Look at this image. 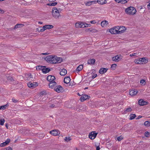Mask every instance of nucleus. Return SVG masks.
I'll list each match as a JSON object with an SVG mask.
<instances>
[{
	"label": "nucleus",
	"mask_w": 150,
	"mask_h": 150,
	"mask_svg": "<svg viewBox=\"0 0 150 150\" xmlns=\"http://www.w3.org/2000/svg\"><path fill=\"white\" fill-rule=\"evenodd\" d=\"M4 13V11L3 10L0 9V13Z\"/></svg>",
	"instance_id": "4d7b16f0"
},
{
	"label": "nucleus",
	"mask_w": 150,
	"mask_h": 150,
	"mask_svg": "<svg viewBox=\"0 0 150 150\" xmlns=\"http://www.w3.org/2000/svg\"><path fill=\"white\" fill-rule=\"evenodd\" d=\"M96 9L98 11H100L101 10L100 8L99 7L96 8Z\"/></svg>",
	"instance_id": "5fc2aeb1"
},
{
	"label": "nucleus",
	"mask_w": 150,
	"mask_h": 150,
	"mask_svg": "<svg viewBox=\"0 0 150 150\" xmlns=\"http://www.w3.org/2000/svg\"><path fill=\"white\" fill-rule=\"evenodd\" d=\"M38 84L37 82H29L28 83V86L29 87L32 89L36 87L38 85Z\"/></svg>",
	"instance_id": "6e6552de"
},
{
	"label": "nucleus",
	"mask_w": 150,
	"mask_h": 150,
	"mask_svg": "<svg viewBox=\"0 0 150 150\" xmlns=\"http://www.w3.org/2000/svg\"><path fill=\"white\" fill-rule=\"evenodd\" d=\"M6 150H12V148L8 146L6 148Z\"/></svg>",
	"instance_id": "49530a36"
},
{
	"label": "nucleus",
	"mask_w": 150,
	"mask_h": 150,
	"mask_svg": "<svg viewBox=\"0 0 150 150\" xmlns=\"http://www.w3.org/2000/svg\"><path fill=\"white\" fill-rule=\"evenodd\" d=\"M55 79V77L53 76L49 75L47 77V80L50 82L54 81V80Z\"/></svg>",
	"instance_id": "4468645a"
},
{
	"label": "nucleus",
	"mask_w": 150,
	"mask_h": 150,
	"mask_svg": "<svg viewBox=\"0 0 150 150\" xmlns=\"http://www.w3.org/2000/svg\"><path fill=\"white\" fill-rule=\"evenodd\" d=\"M90 98V97L89 96L86 95H84L81 96L80 99L81 101L82 102L86 100L87 99H88Z\"/></svg>",
	"instance_id": "ddd939ff"
},
{
	"label": "nucleus",
	"mask_w": 150,
	"mask_h": 150,
	"mask_svg": "<svg viewBox=\"0 0 150 150\" xmlns=\"http://www.w3.org/2000/svg\"><path fill=\"white\" fill-rule=\"evenodd\" d=\"M52 13L53 17L56 19L59 18L60 16V11L58 10L57 8H53L52 9Z\"/></svg>",
	"instance_id": "7ed1b4c3"
},
{
	"label": "nucleus",
	"mask_w": 150,
	"mask_h": 150,
	"mask_svg": "<svg viewBox=\"0 0 150 150\" xmlns=\"http://www.w3.org/2000/svg\"><path fill=\"white\" fill-rule=\"evenodd\" d=\"M10 139H7L6 140V141L5 142L7 144V145L10 142Z\"/></svg>",
	"instance_id": "c03bdc74"
},
{
	"label": "nucleus",
	"mask_w": 150,
	"mask_h": 150,
	"mask_svg": "<svg viewBox=\"0 0 150 150\" xmlns=\"http://www.w3.org/2000/svg\"><path fill=\"white\" fill-rule=\"evenodd\" d=\"M83 68V66L82 65H80L78 67L76 70L75 71V72L78 73L80 71H81Z\"/></svg>",
	"instance_id": "6ab92c4d"
},
{
	"label": "nucleus",
	"mask_w": 150,
	"mask_h": 150,
	"mask_svg": "<svg viewBox=\"0 0 150 150\" xmlns=\"http://www.w3.org/2000/svg\"><path fill=\"white\" fill-rule=\"evenodd\" d=\"M4 1V0H0V1Z\"/></svg>",
	"instance_id": "774afa93"
},
{
	"label": "nucleus",
	"mask_w": 150,
	"mask_h": 150,
	"mask_svg": "<svg viewBox=\"0 0 150 150\" xmlns=\"http://www.w3.org/2000/svg\"><path fill=\"white\" fill-rule=\"evenodd\" d=\"M144 125L147 127H149L150 126V122L146 121L144 122Z\"/></svg>",
	"instance_id": "7c9ffc66"
},
{
	"label": "nucleus",
	"mask_w": 150,
	"mask_h": 150,
	"mask_svg": "<svg viewBox=\"0 0 150 150\" xmlns=\"http://www.w3.org/2000/svg\"><path fill=\"white\" fill-rule=\"evenodd\" d=\"M54 90L58 93L61 92L63 90L62 87L60 85H58L55 86Z\"/></svg>",
	"instance_id": "9d476101"
},
{
	"label": "nucleus",
	"mask_w": 150,
	"mask_h": 150,
	"mask_svg": "<svg viewBox=\"0 0 150 150\" xmlns=\"http://www.w3.org/2000/svg\"><path fill=\"white\" fill-rule=\"evenodd\" d=\"M6 105L1 106L0 107V110H4L6 108Z\"/></svg>",
	"instance_id": "ea45409f"
},
{
	"label": "nucleus",
	"mask_w": 150,
	"mask_h": 150,
	"mask_svg": "<svg viewBox=\"0 0 150 150\" xmlns=\"http://www.w3.org/2000/svg\"><path fill=\"white\" fill-rule=\"evenodd\" d=\"M108 70L107 68H101L99 70V73L100 74H103L105 73Z\"/></svg>",
	"instance_id": "f3484780"
},
{
	"label": "nucleus",
	"mask_w": 150,
	"mask_h": 150,
	"mask_svg": "<svg viewBox=\"0 0 150 150\" xmlns=\"http://www.w3.org/2000/svg\"><path fill=\"white\" fill-rule=\"evenodd\" d=\"M142 117L141 116H138V119H139V118H141Z\"/></svg>",
	"instance_id": "0e129e2a"
},
{
	"label": "nucleus",
	"mask_w": 150,
	"mask_h": 150,
	"mask_svg": "<svg viewBox=\"0 0 150 150\" xmlns=\"http://www.w3.org/2000/svg\"><path fill=\"white\" fill-rule=\"evenodd\" d=\"M12 100L13 102L14 103H16L18 102L17 100H16L14 98H12Z\"/></svg>",
	"instance_id": "09e8293b"
},
{
	"label": "nucleus",
	"mask_w": 150,
	"mask_h": 150,
	"mask_svg": "<svg viewBox=\"0 0 150 150\" xmlns=\"http://www.w3.org/2000/svg\"><path fill=\"white\" fill-rule=\"evenodd\" d=\"M53 27V26L52 25H44V28L45 29H50Z\"/></svg>",
	"instance_id": "393cba45"
},
{
	"label": "nucleus",
	"mask_w": 150,
	"mask_h": 150,
	"mask_svg": "<svg viewBox=\"0 0 150 150\" xmlns=\"http://www.w3.org/2000/svg\"><path fill=\"white\" fill-rule=\"evenodd\" d=\"M97 76V74H95L93 75H92V78L93 79H94Z\"/></svg>",
	"instance_id": "8fccbe9b"
},
{
	"label": "nucleus",
	"mask_w": 150,
	"mask_h": 150,
	"mask_svg": "<svg viewBox=\"0 0 150 150\" xmlns=\"http://www.w3.org/2000/svg\"><path fill=\"white\" fill-rule=\"evenodd\" d=\"M90 23L91 24H95L96 23V22L95 20H93L90 21Z\"/></svg>",
	"instance_id": "3c124183"
},
{
	"label": "nucleus",
	"mask_w": 150,
	"mask_h": 150,
	"mask_svg": "<svg viewBox=\"0 0 150 150\" xmlns=\"http://www.w3.org/2000/svg\"><path fill=\"white\" fill-rule=\"evenodd\" d=\"M116 66L117 65L116 64H112L111 66V69L113 70H115L116 69Z\"/></svg>",
	"instance_id": "2f4dec72"
},
{
	"label": "nucleus",
	"mask_w": 150,
	"mask_h": 150,
	"mask_svg": "<svg viewBox=\"0 0 150 150\" xmlns=\"http://www.w3.org/2000/svg\"><path fill=\"white\" fill-rule=\"evenodd\" d=\"M105 0H98L97 2L99 4L103 5L106 3Z\"/></svg>",
	"instance_id": "c85d7f7f"
},
{
	"label": "nucleus",
	"mask_w": 150,
	"mask_h": 150,
	"mask_svg": "<svg viewBox=\"0 0 150 150\" xmlns=\"http://www.w3.org/2000/svg\"><path fill=\"white\" fill-rule=\"evenodd\" d=\"M125 12L128 15L132 16L136 14L137 11L135 8L133 7L130 6L125 9Z\"/></svg>",
	"instance_id": "f03ea898"
},
{
	"label": "nucleus",
	"mask_w": 150,
	"mask_h": 150,
	"mask_svg": "<svg viewBox=\"0 0 150 150\" xmlns=\"http://www.w3.org/2000/svg\"><path fill=\"white\" fill-rule=\"evenodd\" d=\"M147 62L146 59L145 58L143 57L140 58L138 60H135V63L138 64H142L143 62L146 63Z\"/></svg>",
	"instance_id": "423d86ee"
},
{
	"label": "nucleus",
	"mask_w": 150,
	"mask_h": 150,
	"mask_svg": "<svg viewBox=\"0 0 150 150\" xmlns=\"http://www.w3.org/2000/svg\"><path fill=\"white\" fill-rule=\"evenodd\" d=\"M70 79L69 77H65L64 79V82L65 83L67 84L70 82Z\"/></svg>",
	"instance_id": "a878e982"
},
{
	"label": "nucleus",
	"mask_w": 150,
	"mask_h": 150,
	"mask_svg": "<svg viewBox=\"0 0 150 150\" xmlns=\"http://www.w3.org/2000/svg\"><path fill=\"white\" fill-rule=\"evenodd\" d=\"M140 83L142 85H144L146 83L145 80L144 79H142L140 80Z\"/></svg>",
	"instance_id": "f704fd0d"
},
{
	"label": "nucleus",
	"mask_w": 150,
	"mask_h": 150,
	"mask_svg": "<svg viewBox=\"0 0 150 150\" xmlns=\"http://www.w3.org/2000/svg\"><path fill=\"white\" fill-rule=\"evenodd\" d=\"M5 122V120L3 118L0 117V125H4Z\"/></svg>",
	"instance_id": "c756f323"
},
{
	"label": "nucleus",
	"mask_w": 150,
	"mask_h": 150,
	"mask_svg": "<svg viewBox=\"0 0 150 150\" xmlns=\"http://www.w3.org/2000/svg\"><path fill=\"white\" fill-rule=\"evenodd\" d=\"M46 30L44 28V26H43V28L40 29V32H43L44 31V30Z\"/></svg>",
	"instance_id": "603ef678"
},
{
	"label": "nucleus",
	"mask_w": 150,
	"mask_h": 150,
	"mask_svg": "<svg viewBox=\"0 0 150 150\" xmlns=\"http://www.w3.org/2000/svg\"><path fill=\"white\" fill-rule=\"evenodd\" d=\"M54 105L53 104H52L51 105V107H54Z\"/></svg>",
	"instance_id": "e2e57ef3"
},
{
	"label": "nucleus",
	"mask_w": 150,
	"mask_h": 150,
	"mask_svg": "<svg viewBox=\"0 0 150 150\" xmlns=\"http://www.w3.org/2000/svg\"><path fill=\"white\" fill-rule=\"evenodd\" d=\"M44 67L42 66H37L36 67V68L37 70H42V69Z\"/></svg>",
	"instance_id": "72a5a7b5"
},
{
	"label": "nucleus",
	"mask_w": 150,
	"mask_h": 150,
	"mask_svg": "<svg viewBox=\"0 0 150 150\" xmlns=\"http://www.w3.org/2000/svg\"><path fill=\"white\" fill-rule=\"evenodd\" d=\"M67 73V71L64 69H62L61 71L60 74L61 76H64Z\"/></svg>",
	"instance_id": "bb28decb"
},
{
	"label": "nucleus",
	"mask_w": 150,
	"mask_h": 150,
	"mask_svg": "<svg viewBox=\"0 0 150 150\" xmlns=\"http://www.w3.org/2000/svg\"><path fill=\"white\" fill-rule=\"evenodd\" d=\"M136 54H137V53H132V54H130L129 56L130 57H132V56H135Z\"/></svg>",
	"instance_id": "de8ad7c7"
},
{
	"label": "nucleus",
	"mask_w": 150,
	"mask_h": 150,
	"mask_svg": "<svg viewBox=\"0 0 150 150\" xmlns=\"http://www.w3.org/2000/svg\"><path fill=\"white\" fill-rule=\"evenodd\" d=\"M139 104L140 105H143L147 104V102L144 101L143 100H140L138 102Z\"/></svg>",
	"instance_id": "412c9836"
},
{
	"label": "nucleus",
	"mask_w": 150,
	"mask_h": 150,
	"mask_svg": "<svg viewBox=\"0 0 150 150\" xmlns=\"http://www.w3.org/2000/svg\"><path fill=\"white\" fill-rule=\"evenodd\" d=\"M49 54L47 53H42V54L44 55H47L48 54Z\"/></svg>",
	"instance_id": "052dcab7"
},
{
	"label": "nucleus",
	"mask_w": 150,
	"mask_h": 150,
	"mask_svg": "<svg viewBox=\"0 0 150 150\" xmlns=\"http://www.w3.org/2000/svg\"><path fill=\"white\" fill-rule=\"evenodd\" d=\"M96 3V1H92L87 2L85 3V5L87 6H89L93 4H95Z\"/></svg>",
	"instance_id": "aec40b11"
},
{
	"label": "nucleus",
	"mask_w": 150,
	"mask_h": 150,
	"mask_svg": "<svg viewBox=\"0 0 150 150\" xmlns=\"http://www.w3.org/2000/svg\"><path fill=\"white\" fill-rule=\"evenodd\" d=\"M27 76H29V78H32L31 77V74H30V75H29V74H27Z\"/></svg>",
	"instance_id": "bf43d9fd"
},
{
	"label": "nucleus",
	"mask_w": 150,
	"mask_h": 150,
	"mask_svg": "<svg viewBox=\"0 0 150 150\" xmlns=\"http://www.w3.org/2000/svg\"><path fill=\"white\" fill-rule=\"evenodd\" d=\"M56 85V83L54 81L50 82L49 84L50 88H54V87Z\"/></svg>",
	"instance_id": "dca6fc26"
},
{
	"label": "nucleus",
	"mask_w": 150,
	"mask_h": 150,
	"mask_svg": "<svg viewBox=\"0 0 150 150\" xmlns=\"http://www.w3.org/2000/svg\"><path fill=\"white\" fill-rule=\"evenodd\" d=\"M38 23L39 24H42V22H41V21H39L38 22Z\"/></svg>",
	"instance_id": "680f3d73"
},
{
	"label": "nucleus",
	"mask_w": 150,
	"mask_h": 150,
	"mask_svg": "<svg viewBox=\"0 0 150 150\" xmlns=\"http://www.w3.org/2000/svg\"><path fill=\"white\" fill-rule=\"evenodd\" d=\"M22 25H23L22 24H17L15 26L14 29H17L18 28H20Z\"/></svg>",
	"instance_id": "e433bc0d"
},
{
	"label": "nucleus",
	"mask_w": 150,
	"mask_h": 150,
	"mask_svg": "<svg viewBox=\"0 0 150 150\" xmlns=\"http://www.w3.org/2000/svg\"><path fill=\"white\" fill-rule=\"evenodd\" d=\"M57 4V3L55 2L54 3H49L47 4V5L50 6H54L56 5Z\"/></svg>",
	"instance_id": "473e14b6"
},
{
	"label": "nucleus",
	"mask_w": 150,
	"mask_h": 150,
	"mask_svg": "<svg viewBox=\"0 0 150 150\" xmlns=\"http://www.w3.org/2000/svg\"><path fill=\"white\" fill-rule=\"evenodd\" d=\"M50 133L54 136H56L59 134L60 132L58 130H53L50 132Z\"/></svg>",
	"instance_id": "9b49d317"
},
{
	"label": "nucleus",
	"mask_w": 150,
	"mask_h": 150,
	"mask_svg": "<svg viewBox=\"0 0 150 150\" xmlns=\"http://www.w3.org/2000/svg\"><path fill=\"white\" fill-rule=\"evenodd\" d=\"M86 30L87 32L89 31L94 33H96L98 32V30L96 29L91 28L87 29Z\"/></svg>",
	"instance_id": "b1692460"
},
{
	"label": "nucleus",
	"mask_w": 150,
	"mask_h": 150,
	"mask_svg": "<svg viewBox=\"0 0 150 150\" xmlns=\"http://www.w3.org/2000/svg\"><path fill=\"white\" fill-rule=\"evenodd\" d=\"M147 8L148 9L150 10V3L147 5Z\"/></svg>",
	"instance_id": "6e6d98bb"
},
{
	"label": "nucleus",
	"mask_w": 150,
	"mask_h": 150,
	"mask_svg": "<svg viewBox=\"0 0 150 150\" xmlns=\"http://www.w3.org/2000/svg\"><path fill=\"white\" fill-rule=\"evenodd\" d=\"M7 145V144L6 143L4 142L3 143H1L0 144V146L1 147H4Z\"/></svg>",
	"instance_id": "37998d69"
},
{
	"label": "nucleus",
	"mask_w": 150,
	"mask_h": 150,
	"mask_svg": "<svg viewBox=\"0 0 150 150\" xmlns=\"http://www.w3.org/2000/svg\"><path fill=\"white\" fill-rule=\"evenodd\" d=\"M108 24V23L106 21H103L101 23V25L102 27H106Z\"/></svg>",
	"instance_id": "a211bd4d"
},
{
	"label": "nucleus",
	"mask_w": 150,
	"mask_h": 150,
	"mask_svg": "<svg viewBox=\"0 0 150 150\" xmlns=\"http://www.w3.org/2000/svg\"><path fill=\"white\" fill-rule=\"evenodd\" d=\"M117 28V26L112 28L110 29L109 32L112 34H118V30Z\"/></svg>",
	"instance_id": "1a4fd4ad"
},
{
	"label": "nucleus",
	"mask_w": 150,
	"mask_h": 150,
	"mask_svg": "<svg viewBox=\"0 0 150 150\" xmlns=\"http://www.w3.org/2000/svg\"><path fill=\"white\" fill-rule=\"evenodd\" d=\"M118 34H121L125 32L126 30L125 27L123 26H117Z\"/></svg>",
	"instance_id": "39448f33"
},
{
	"label": "nucleus",
	"mask_w": 150,
	"mask_h": 150,
	"mask_svg": "<svg viewBox=\"0 0 150 150\" xmlns=\"http://www.w3.org/2000/svg\"><path fill=\"white\" fill-rule=\"evenodd\" d=\"M137 92V90L132 89L129 91V93L130 95L133 96L136 95Z\"/></svg>",
	"instance_id": "2eb2a0df"
},
{
	"label": "nucleus",
	"mask_w": 150,
	"mask_h": 150,
	"mask_svg": "<svg viewBox=\"0 0 150 150\" xmlns=\"http://www.w3.org/2000/svg\"><path fill=\"white\" fill-rule=\"evenodd\" d=\"M96 146V150H100V148L99 147V146Z\"/></svg>",
	"instance_id": "13d9d810"
},
{
	"label": "nucleus",
	"mask_w": 150,
	"mask_h": 150,
	"mask_svg": "<svg viewBox=\"0 0 150 150\" xmlns=\"http://www.w3.org/2000/svg\"><path fill=\"white\" fill-rule=\"evenodd\" d=\"M123 139V138L122 137H119L117 138V140H118L119 141H120Z\"/></svg>",
	"instance_id": "79ce46f5"
},
{
	"label": "nucleus",
	"mask_w": 150,
	"mask_h": 150,
	"mask_svg": "<svg viewBox=\"0 0 150 150\" xmlns=\"http://www.w3.org/2000/svg\"><path fill=\"white\" fill-rule=\"evenodd\" d=\"M86 26L84 23L82 22H78L75 24V27L77 28H84Z\"/></svg>",
	"instance_id": "20e7f679"
},
{
	"label": "nucleus",
	"mask_w": 150,
	"mask_h": 150,
	"mask_svg": "<svg viewBox=\"0 0 150 150\" xmlns=\"http://www.w3.org/2000/svg\"><path fill=\"white\" fill-rule=\"evenodd\" d=\"M136 117V115L135 114H131L130 115V120H133Z\"/></svg>",
	"instance_id": "c9c22d12"
},
{
	"label": "nucleus",
	"mask_w": 150,
	"mask_h": 150,
	"mask_svg": "<svg viewBox=\"0 0 150 150\" xmlns=\"http://www.w3.org/2000/svg\"><path fill=\"white\" fill-rule=\"evenodd\" d=\"M115 1L117 3L122 4H125L127 3V1L125 0H115Z\"/></svg>",
	"instance_id": "4be33fe9"
},
{
	"label": "nucleus",
	"mask_w": 150,
	"mask_h": 150,
	"mask_svg": "<svg viewBox=\"0 0 150 150\" xmlns=\"http://www.w3.org/2000/svg\"><path fill=\"white\" fill-rule=\"evenodd\" d=\"M45 93V91H43L40 92V95H44Z\"/></svg>",
	"instance_id": "a18cd8bd"
},
{
	"label": "nucleus",
	"mask_w": 150,
	"mask_h": 150,
	"mask_svg": "<svg viewBox=\"0 0 150 150\" xmlns=\"http://www.w3.org/2000/svg\"><path fill=\"white\" fill-rule=\"evenodd\" d=\"M6 127L7 128H8V126L7 124H6Z\"/></svg>",
	"instance_id": "69168bd1"
},
{
	"label": "nucleus",
	"mask_w": 150,
	"mask_h": 150,
	"mask_svg": "<svg viewBox=\"0 0 150 150\" xmlns=\"http://www.w3.org/2000/svg\"><path fill=\"white\" fill-rule=\"evenodd\" d=\"M85 23V24L86 26H86V27H90V26H91V25L90 24H87V23Z\"/></svg>",
	"instance_id": "864d4df0"
},
{
	"label": "nucleus",
	"mask_w": 150,
	"mask_h": 150,
	"mask_svg": "<svg viewBox=\"0 0 150 150\" xmlns=\"http://www.w3.org/2000/svg\"><path fill=\"white\" fill-rule=\"evenodd\" d=\"M88 88V87H86L85 88V89H87Z\"/></svg>",
	"instance_id": "338daca9"
},
{
	"label": "nucleus",
	"mask_w": 150,
	"mask_h": 150,
	"mask_svg": "<svg viewBox=\"0 0 150 150\" xmlns=\"http://www.w3.org/2000/svg\"><path fill=\"white\" fill-rule=\"evenodd\" d=\"M122 59V57L120 55H117L115 57H113L112 60L114 61L118 62Z\"/></svg>",
	"instance_id": "f8f14e48"
},
{
	"label": "nucleus",
	"mask_w": 150,
	"mask_h": 150,
	"mask_svg": "<svg viewBox=\"0 0 150 150\" xmlns=\"http://www.w3.org/2000/svg\"><path fill=\"white\" fill-rule=\"evenodd\" d=\"M71 140V139L70 137H66L64 139V140L67 142H68Z\"/></svg>",
	"instance_id": "4c0bfd02"
},
{
	"label": "nucleus",
	"mask_w": 150,
	"mask_h": 150,
	"mask_svg": "<svg viewBox=\"0 0 150 150\" xmlns=\"http://www.w3.org/2000/svg\"><path fill=\"white\" fill-rule=\"evenodd\" d=\"M97 134V133L95 131L92 132L89 134L88 137L91 139H93L96 137Z\"/></svg>",
	"instance_id": "0eeeda50"
},
{
	"label": "nucleus",
	"mask_w": 150,
	"mask_h": 150,
	"mask_svg": "<svg viewBox=\"0 0 150 150\" xmlns=\"http://www.w3.org/2000/svg\"><path fill=\"white\" fill-rule=\"evenodd\" d=\"M132 110V109L130 108H129L126 109V110L125 111V113L131 112Z\"/></svg>",
	"instance_id": "58836bf2"
},
{
	"label": "nucleus",
	"mask_w": 150,
	"mask_h": 150,
	"mask_svg": "<svg viewBox=\"0 0 150 150\" xmlns=\"http://www.w3.org/2000/svg\"><path fill=\"white\" fill-rule=\"evenodd\" d=\"M45 60L51 64L60 63L62 61V58L55 55H48L45 58Z\"/></svg>",
	"instance_id": "f257e3e1"
},
{
	"label": "nucleus",
	"mask_w": 150,
	"mask_h": 150,
	"mask_svg": "<svg viewBox=\"0 0 150 150\" xmlns=\"http://www.w3.org/2000/svg\"><path fill=\"white\" fill-rule=\"evenodd\" d=\"M149 133L148 132H146L145 133V136L146 137H148L149 135Z\"/></svg>",
	"instance_id": "a19ab883"
},
{
	"label": "nucleus",
	"mask_w": 150,
	"mask_h": 150,
	"mask_svg": "<svg viewBox=\"0 0 150 150\" xmlns=\"http://www.w3.org/2000/svg\"><path fill=\"white\" fill-rule=\"evenodd\" d=\"M95 60L94 59H91L88 60V63L90 64H94Z\"/></svg>",
	"instance_id": "cd10ccee"
},
{
	"label": "nucleus",
	"mask_w": 150,
	"mask_h": 150,
	"mask_svg": "<svg viewBox=\"0 0 150 150\" xmlns=\"http://www.w3.org/2000/svg\"><path fill=\"white\" fill-rule=\"evenodd\" d=\"M50 71V69L49 68H46L45 67H44L42 69V72L45 74H46Z\"/></svg>",
	"instance_id": "5701e85b"
}]
</instances>
